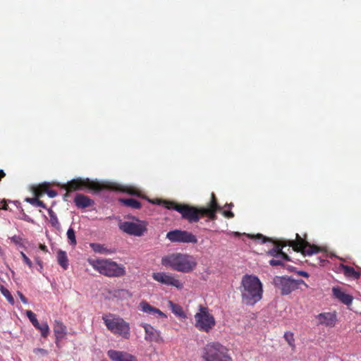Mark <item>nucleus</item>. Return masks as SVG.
I'll use <instances>...</instances> for the list:
<instances>
[{"instance_id": "obj_1", "label": "nucleus", "mask_w": 361, "mask_h": 361, "mask_svg": "<svg viewBox=\"0 0 361 361\" xmlns=\"http://www.w3.org/2000/svg\"><path fill=\"white\" fill-rule=\"evenodd\" d=\"M154 204L161 205L169 209H173L181 214L183 219L189 223L197 222L202 216H207L209 219L214 220L216 218V212L221 209L214 193L212 194V200L208 207H196L186 204H178L175 202L156 199L149 200Z\"/></svg>"}, {"instance_id": "obj_2", "label": "nucleus", "mask_w": 361, "mask_h": 361, "mask_svg": "<svg viewBox=\"0 0 361 361\" xmlns=\"http://www.w3.org/2000/svg\"><path fill=\"white\" fill-rule=\"evenodd\" d=\"M239 290L241 293L242 302L246 305L252 306L262 298V283L256 276L244 275Z\"/></svg>"}, {"instance_id": "obj_3", "label": "nucleus", "mask_w": 361, "mask_h": 361, "mask_svg": "<svg viewBox=\"0 0 361 361\" xmlns=\"http://www.w3.org/2000/svg\"><path fill=\"white\" fill-rule=\"evenodd\" d=\"M161 264L183 273H189L197 266V263L192 256L180 252L172 253L163 257Z\"/></svg>"}, {"instance_id": "obj_4", "label": "nucleus", "mask_w": 361, "mask_h": 361, "mask_svg": "<svg viewBox=\"0 0 361 361\" xmlns=\"http://www.w3.org/2000/svg\"><path fill=\"white\" fill-rule=\"evenodd\" d=\"M94 269L109 277H121L126 274V269L111 259H96L90 262Z\"/></svg>"}, {"instance_id": "obj_5", "label": "nucleus", "mask_w": 361, "mask_h": 361, "mask_svg": "<svg viewBox=\"0 0 361 361\" xmlns=\"http://www.w3.org/2000/svg\"><path fill=\"white\" fill-rule=\"evenodd\" d=\"M202 359L203 361H232L227 348L218 342H212L205 345Z\"/></svg>"}, {"instance_id": "obj_6", "label": "nucleus", "mask_w": 361, "mask_h": 361, "mask_svg": "<svg viewBox=\"0 0 361 361\" xmlns=\"http://www.w3.org/2000/svg\"><path fill=\"white\" fill-rule=\"evenodd\" d=\"M106 328L115 334H118L124 338H128L130 335L128 323L121 317H114L112 314L102 317Z\"/></svg>"}, {"instance_id": "obj_7", "label": "nucleus", "mask_w": 361, "mask_h": 361, "mask_svg": "<svg viewBox=\"0 0 361 361\" xmlns=\"http://www.w3.org/2000/svg\"><path fill=\"white\" fill-rule=\"evenodd\" d=\"M199 310L195 315V326L200 331L209 332L215 326L214 317L208 312L207 307L200 305Z\"/></svg>"}, {"instance_id": "obj_8", "label": "nucleus", "mask_w": 361, "mask_h": 361, "mask_svg": "<svg viewBox=\"0 0 361 361\" xmlns=\"http://www.w3.org/2000/svg\"><path fill=\"white\" fill-rule=\"evenodd\" d=\"M272 284L276 291L281 295H287L296 290L294 279L287 276H276L273 278Z\"/></svg>"}, {"instance_id": "obj_9", "label": "nucleus", "mask_w": 361, "mask_h": 361, "mask_svg": "<svg viewBox=\"0 0 361 361\" xmlns=\"http://www.w3.org/2000/svg\"><path fill=\"white\" fill-rule=\"evenodd\" d=\"M166 238L171 243H197L196 235L185 230L175 229L169 231Z\"/></svg>"}, {"instance_id": "obj_10", "label": "nucleus", "mask_w": 361, "mask_h": 361, "mask_svg": "<svg viewBox=\"0 0 361 361\" xmlns=\"http://www.w3.org/2000/svg\"><path fill=\"white\" fill-rule=\"evenodd\" d=\"M123 232L134 236H142L147 231L146 225L143 223L137 224L131 221H120L118 225Z\"/></svg>"}, {"instance_id": "obj_11", "label": "nucleus", "mask_w": 361, "mask_h": 361, "mask_svg": "<svg viewBox=\"0 0 361 361\" xmlns=\"http://www.w3.org/2000/svg\"><path fill=\"white\" fill-rule=\"evenodd\" d=\"M296 238L298 239V241L291 240L289 245L293 247V250L296 252H301L304 255H312L319 252L317 247H311L310 249H307V247H310V245L307 242H303L300 236L296 233Z\"/></svg>"}, {"instance_id": "obj_12", "label": "nucleus", "mask_w": 361, "mask_h": 361, "mask_svg": "<svg viewBox=\"0 0 361 361\" xmlns=\"http://www.w3.org/2000/svg\"><path fill=\"white\" fill-rule=\"evenodd\" d=\"M152 278L155 281L166 286H172L178 288H181L183 287V284L179 281V280L165 272L153 273Z\"/></svg>"}, {"instance_id": "obj_13", "label": "nucleus", "mask_w": 361, "mask_h": 361, "mask_svg": "<svg viewBox=\"0 0 361 361\" xmlns=\"http://www.w3.org/2000/svg\"><path fill=\"white\" fill-rule=\"evenodd\" d=\"M25 314L32 324L40 331L41 336L43 338H47L49 334V327L47 322L39 323L36 317V314L31 310H27Z\"/></svg>"}, {"instance_id": "obj_14", "label": "nucleus", "mask_w": 361, "mask_h": 361, "mask_svg": "<svg viewBox=\"0 0 361 361\" xmlns=\"http://www.w3.org/2000/svg\"><path fill=\"white\" fill-rule=\"evenodd\" d=\"M107 355L112 361H137L134 355L124 351L109 350Z\"/></svg>"}, {"instance_id": "obj_15", "label": "nucleus", "mask_w": 361, "mask_h": 361, "mask_svg": "<svg viewBox=\"0 0 361 361\" xmlns=\"http://www.w3.org/2000/svg\"><path fill=\"white\" fill-rule=\"evenodd\" d=\"M91 183V181L88 178L85 180L82 178H75L68 182L66 188L69 191L80 190L90 187Z\"/></svg>"}, {"instance_id": "obj_16", "label": "nucleus", "mask_w": 361, "mask_h": 361, "mask_svg": "<svg viewBox=\"0 0 361 361\" xmlns=\"http://www.w3.org/2000/svg\"><path fill=\"white\" fill-rule=\"evenodd\" d=\"M319 320V324H324L326 326H334L337 320L336 314L335 312H323L316 316Z\"/></svg>"}, {"instance_id": "obj_17", "label": "nucleus", "mask_w": 361, "mask_h": 361, "mask_svg": "<svg viewBox=\"0 0 361 361\" xmlns=\"http://www.w3.org/2000/svg\"><path fill=\"white\" fill-rule=\"evenodd\" d=\"M286 246L284 244L277 243L274 247L269 250L267 254L274 258H281L286 261H290V257L288 254L283 251V248Z\"/></svg>"}, {"instance_id": "obj_18", "label": "nucleus", "mask_w": 361, "mask_h": 361, "mask_svg": "<svg viewBox=\"0 0 361 361\" xmlns=\"http://www.w3.org/2000/svg\"><path fill=\"white\" fill-rule=\"evenodd\" d=\"M334 296L343 304L349 306L352 304L353 297L349 294L342 291L339 287H334L332 288Z\"/></svg>"}, {"instance_id": "obj_19", "label": "nucleus", "mask_w": 361, "mask_h": 361, "mask_svg": "<svg viewBox=\"0 0 361 361\" xmlns=\"http://www.w3.org/2000/svg\"><path fill=\"white\" fill-rule=\"evenodd\" d=\"M74 202L77 207L81 209L91 207L94 204L93 200L82 194H77L74 198Z\"/></svg>"}, {"instance_id": "obj_20", "label": "nucleus", "mask_w": 361, "mask_h": 361, "mask_svg": "<svg viewBox=\"0 0 361 361\" xmlns=\"http://www.w3.org/2000/svg\"><path fill=\"white\" fill-rule=\"evenodd\" d=\"M142 326L145 331V340L150 341H158V331L153 326L148 324H143Z\"/></svg>"}, {"instance_id": "obj_21", "label": "nucleus", "mask_w": 361, "mask_h": 361, "mask_svg": "<svg viewBox=\"0 0 361 361\" xmlns=\"http://www.w3.org/2000/svg\"><path fill=\"white\" fill-rule=\"evenodd\" d=\"M54 332L56 340H60L66 334V328L61 322L55 321Z\"/></svg>"}, {"instance_id": "obj_22", "label": "nucleus", "mask_w": 361, "mask_h": 361, "mask_svg": "<svg viewBox=\"0 0 361 361\" xmlns=\"http://www.w3.org/2000/svg\"><path fill=\"white\" fill-rule=\"evenodd\" d=\"M57 262L64 269L66 270L68 267V259L67 254L65 251L59 250L57 252Z\"/></svg>"}, {"instance_id": "obj_23", "label": "nucleus", "mask_w": 361, "mask_h": 361, "mask_svg": "<svg viewBox=\"0 0 361 361\" xmlns=\"http://www.w3.org/2000/svg\"><path fill=\"white\" fill-rule=\"evenodd\" d=\"M169 307L171 309V312L176 316L180 317V318H185L186 315L185 314L183 308L181 306H180L178 304H176L173 302L172 301L169 300L168 302Z\"/></svg>"}, {"instance_id": "obj_24", "label": "nucleus", "mask_w": 361, "mask_h": 361, "mask_svg": "<svg viewBox=\"0 0 361 361\" xmlns=\"http://www.w3.org/2000/svg\"><path fill=\"white\" fill-rule=\"evenodd\" d=\"M341 268L342 269L344 274L346 276L348 277H353L355 279H357L360 278V274L359 272L356 271L355 269L352 267L345 265V264H341Z\"/></svg>"}, {"instance_id": "obj_25", "label": "nucleus", "mask_w": 361, "mask_h": 361, "mask_svg": "<svg viewBox=\"0 0 361 361\" xmlns=\"http://www.w3.org/2000/svg\"><path fill=\"white\" fill-rule=\"evenodd\" d=\"M121 202L126 206L130 207L133 209H140L141 207V203L134 198H125L121 199Z\"/></svg>"}, {"instance_id": "obj_26", "label": "nucleus", "mask_w": 361, "mask_h": 361, "mask_svg": "<svg viewBox=\"0 0 361 361\" xmlns=\"http://www.w3.org/2000/svg\"><path fill=\"white\" fill-rule=\"evenodd\" d=\"M140 308L142 312L149 315H152L154 312H157L156 307L152 306L146 301H142L140 302Z\"/></svg>"}, {"instance_id": "obj_27", "label": "nucleus", "mask_w": 361, "mask_h": 361, "mask_svg": "<svg viewBox=\"0 0 361 361\" xmlns=\"http://www.w3.org/2000/svg\"><path fill=\"white\" fill-rule=\"evenodd\" d=\"M48 214L50 217V224H51V226L59 230L61 228V225L60 223L59 222L56 213L51 209H49Z\"/></svg>"}, {"instance_id": "obj_28", "label": "nucleus", "mask_w": 361, "mask_h": 361, "mask_svg": "<svg viewBox=\"0 0 361 361\" xmlns=\"http://www.w3.org/2000/svg\"><path fill=\"white\" fill-rule=\"evenodd\" d=\"M67 238L68 240V243L71 246H75L77 244L76 237H75V232L74 229L71 227H70L67 231Z\"/></svg>"}, {"instance_id": "obj_29", "label": "nucleus", "mask_w": 361, "mask_h": 361, "mask_svg": "<svg viewBox=\"0 0 361 361\" xmlns=\"http://www.w3.org/2000/svg\"><path fill=\"white\" fill-rule=\"evenodd\" d=\"M0 290H1V293H2V295L7 299L8 302L11 305H13L15 302L14 298L12 296V295L11 294V293L9 292V290L8 289H6L5 287H4L3 286H1Z\"/></svg>"}, {"instance_id": "obj_30", "label": "nucleus", "mask_w": 361, "mask_h": 361, "mask_svg": "<svg viewBox=\"0 0 361 361\" xmlns=\"http://www.w3.org/2000/svg\"><path fill=\"white\" fill-rule=\"evenodd\" d=\"M25 201L33 206L42 207L44 209L47 208L46 204L42 201L38 200L37 198L27 197L25 199Z\"/></svg>"}, {"instance_id": "obj_31", "label": "nucleus", "mask_w": 361, "mask_h": 361, "mask_svg": "<svg viewBox=\"0 0 361 361\" xmlns=\"http://www.w3.org/2000/svg\"><path fill=\"white\" fill-rule=\"evenodd\" d=\"M284 338L285 340L287 341V343L289 344L290 346L291 347H294L295 346V344H294V342H295V339H294V336H293V334L291 333V332H286L284 334Z\"/></svg>"}, {"instance_id": "obj_32", "label": "nucleus", "mask_w": 361, "mask_h": 361, "mask_svg": "<svg viewBox=\"0 0 361 361\" xmlns=\"http://www.w3.org/2000/svg\"><path fill=\"white\" fill-rule=\"evenodd\" d=\"M284 261V259H282L281 258H276L269 260V264L272 267L280 266L283 267H285V264L283 262Z\"/></svg>"}, {"instance_id": "obj_33", "label": "nucleus", "mask_w": 361, "mask_h": 361, "mask_svg": "<svg viewBox=\"0 0 361 361\" xmlns=\"http://www.w3.org/2000/svg\"><path fill=\"white\" fill-rule=\"evenodd\" d=\"M10 240L12 243L18 245L19 247H24V245L23 244V238L19 235H13L10 238Z\"/></svg>"}, {"instance_id": "obj_34", "label": "nucleus", "mask_w": 361, "mask_h": 361, "mask_svg": "<svg viewBox=\"0 0 361 361\" xmlns=\"http://www.w3.org/2000/svg\"><path fill=\"white\" fill-rule=\"evenodd\" d=\"M255 239L262 240V243H265L267 242H272V240L269 238L264 236L261 233H258L255 235Z\"/></svg>"}, {"instance_id": "obj_35", "label": "nucleus", "mask_w": 361, "mask_h": 361, "mask_svg": "<svg viewBox=\"0 0 361 361\" xmlns=\"http://www.w3.org/2000/svg\"><path fill=\"white\" fill-rule=\"evenodd\" d=\"M91 247L96 252H102L104 249L103 245L98 243H92L91 244Z\"/></svg>"}, {"instance_id": "obj_36", "label": "nucleus", "mask_w": 361, "mask_h": 361, "mask_svg": "<svg viewBox=\"0 0 361 361\" xmlns=\"http://www.w3.org/2000/svg\"><path fill=\"white\" fill-rule=\"evenodd\" d=\"M21 255H22V258H23V262L30 267L31 268L32 267V263L31 262V260L27 257V255L23 253V252H21Z\"/></svg>"}, {"instance_id": "obj_37", "label": "nucleus", "mask_w": 361, "mask_h": 361, "mask_svg": "<svg viewBox=\"0 0 361 361\" xmlns=\"http://www.w3.org/2000/svg\"><path fill=\"white\" fill-rule=\"evenodd\" d=\"M156 312H154V314H152L155 317H157V318H159V317L166 318L167 317V316L163 312H161L159 309H158L157 307H156Z\"/></svg>"}, {"instance_id": "obj_38", "label": "nucleus", "mask_w": 361, "mask_h": 361, "mask_svg": "<svg viewBox=\"0 0 361 361\" xmlns=\"http://www.w3.org/2000/svg\"><path fill=\"white\" fill-rule=\"evenodd\" d=\"M44 192L47 194V195L50 198H54L56 196H57V195H58V192L54 190L46 189Z\"/></svg>"}, {"instance_id": "obj_39", "label": "nucleus", "mask_w": 361, "mask_h": 361, "mask_svg": "<svg viewBox=\"0 0 361 361\" xmlns=\"http://www.w3.org/2000/svg\"><path fill=\"white\" fill-rule=\"evenodd\" d=\"M296 285V290L299 288L300 285L302 284L305 286H307V284L305 283V281L302 279H294Z\"/></svg>"}, {"instance_id": "obj_40", "label": "nucleus", "mask_w": 361, "mask_h": 361, "mask_svg": "<svg viewBox=\"0 0 361 361\" xmlns=\"http://www.w3.org/2000/svg\"><path fill=\"white\" fill-rule=\"evenodd\" d=\"M18 295H19L20 300L24 304H27V299L25 297V295L21 292L18 291Z\"/></svg>"}, {"instance_id": "obj_41", "label": "nucleus", "mask_w": 361, "mask_h": 361, "mask_svg": "<svg viewBox=\"0 0 361 361\" xmlns=\"http://www.w3.org/2000/svg\"><path fill=\"white\" fill-rule=\"evenodd\" d=\"M223 214L226 218H233L234 216V214L230 210H226L223 212Z\"/></svg>"}, {"instance_id": "obj_42", "label": "nucleus", "mask_w": 361, "mask_h": 361, "mask_svg": "<svg viewBox=\"0 0 361 361\" xmlns=\"http://www.w3.org/2000/svg\"><path fill=\"white\" fill-rule=\"evenodd\" d=\"M297 273H298V275L304 276V277H308L309 276V274L307 272L305 271H298Z\"/></svg>"}, {"instance_id": "obj_43", "label": "nucleus", "mask_w": 361, "mask_h": 361, "mask_svg": "<svg viewBox=\"0 0 361 361\" xmlns=\"http://www.w3.org/2000/svg\"><path fill=\"white\" fill-rule=\"evenodd\" d=\"M2 203H3L2 209L8 210V204H7V201L6 200H4L2 201Z\"/></svg>"}, {"instance_id": "obj_44", "label": "nucleus", "mask_w": 361, "mask_h": 361, "mask_svg": "<svg viewBox=\"0 0 361 361\" xmlns=\"http://www.w3.org/2000/svg\"><path fill=\"white\" fill-rule=\"evenodd\" d=\"M287 270L290 271H295V267H292V266H290V265H286L285 264V267H284Z\"/></svg>"}, {"instance_id": "obj_45", "label": "nucleus", "mask_w": 361, "mask_h": 361, "mask_svg": "<svg viewBox=\"0 0 361 361\" xmlns=\"http://www.w3.org/2000/svg\"><path fill=\"white\" fill-rule=\"evenodd\" d=\"M6 176L4 171L0 169V180Z\"/></svg>"}, {"instance_id": "obj_46", "label": "nucleus", "mask_w": 361, "mask_h": 361, "mask_svg": "<svg viewBox=\"0 0 361 361\" xmlns=\"http://www.w3.org/2000/svg\"><path fill=\"white\" fill-rule=\"evenodd\" d=\"M40 249L43 251H47V246L42 244L40 245Z\"/></svg>"}, {"instance_id": "obj_47", "label": "nucleus", "mask_w": 361, "mask_h": 361, "mask_svg": "<svg viewBox=\"0 0 361 361\" xmlns=\"http://www.w3.org/2000/svg\"><path fill=\"white\" fill-rule=\"evenodd\" d=\"M12 202L15 204L17 207L20 204V202L18 201H13Z\"/></svg>"}, {"instance_id": "obj_48", "label": "nucleus", "mask_w": 361, "mask_h": 361, "mask_svg": "<svg viewBox=\"0 0 361 361\" xmlns=\"http://www.w3.org/2000/svg\"><path fill=\"white\" fill-rule=\"evenodd\" d=\"M233 206V203H230V204H226V207H228V208H231Z\"/></svg>"}, {"instance_id": "obj_49", "label": "nucleus", "mask_w": 361, "mask_h": 361, "mask_svg": "<svg viewBox=\"0 0 361 361\" xmlns=\"http://www.w3.org/2000/svg\"><path fill=\"white\" fill-rule=\"evenodd\" d=\"M1 250H1V247H0V253L1 252Z\"/></svg>"}]
</instances>
